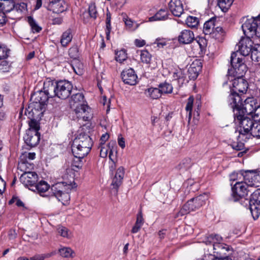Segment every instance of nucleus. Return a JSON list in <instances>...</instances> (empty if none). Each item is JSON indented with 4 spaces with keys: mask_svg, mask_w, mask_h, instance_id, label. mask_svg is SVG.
I'll use <instances>...</instances> for the list:
<instances>
[{
    "mask_svg": "<svg viewBox=\"0 0 260 260\" xmlns=\"http://www.w3.org/2000/svg\"><path fill=\"white\" fill-rule=\"evenodd\" d=\"M92 145L91 138L85 133H81L73 141L72 152L75 157L83 158L89 153Z\"/></svg>",
    "mask_w": 260,
    "mask_h": 260,
    "instance_id": "nucleus-1",
    "label": "nucleus"
},
{
    "mask_svg": "<svg viewBox=\"0 0 260 260\" xmlns=\"http://www.w3.org/2000/svg\"><path fill=\"white\" fill-rule=\"evenodd\" d=\"M243 112L238 109L233 110L235 121L239 124V139L247 141L250 139L249 134L255 121L248 116H243Z\"/></svg>",
    "mask_w": 260,
    "mask_h": 260,
    "instance_id": "nucleus-2",
    "label": "nucleus"
},
{
    "mask_svg": "<svg viewBox=\"0 0 260 260\" xmlns=\"http://www.w3.org/2000/svg\"><path fill=\"white\" fill-rule=\"evenodd\" d=\"M232 80L233 91L228 98V102L229 105L237 106L242 100V97L237 93L246 92L248 88V83L243 77H237Z\"/></svg>",
    "mask_w": 260,
    "mask_h": 260,
    "instance_id": "nucleus-3",
    "label": "nucleus"
},
{
    "mask_svg": "<svg viewBox=\"0 0 260 260\" xmlns=\"http://www.w3.org/2000/svg\"><path fill=\"white\" fill-rule=\"evenodd\" d=\"M222 238L217 234H211L206 237L204 242L206 245H211L213 252L217 255H225L226 252L230 250V246L224 243H221Z\"/></svg>",
    "mask_w": 260,
    "mask_h": 260,
    "instance_id": "nucleus-4",
    "label": "nucleus"
},
{
    "mask_svg": "<svg viewBox=\"0 0 260 260\" xmlns=\"http://www.w3.org/2000/svg\"><path fill=\"white\" fill-rule=\"evenodd\" d=\"M207 199L206 194L200 195L196 198H192L185 204L180 210L175 215V218L183 216L198 209L205 204Z\"/></svg>",
    "mask_w": 260,
    "mask_h": 260,
    "instance_id": "nucleus-5",
    "label": "nucleus"
},
{
    "mask_svg": "<svg viewBox=\"0 0 260 260\" xmlns=\"http://www.w3.org/2000/svg\"><path fill=\"white\" fill-rule=\"evenodd\" d=\"M231 64L232 68L228 70L229 76L243 77L247 71L246 65L244 63L242 58L237 56V53L233 52L231 56Z\"/></svg>",
    "mask_w": 260,
    "mask_h": 260,
    "instance_id": "nucleus-6",
    "label": "nucleus"
},
{
    "mask_svg": "<svg viewBox=\"0 0 260 260\" xmlns=\"http://www.w3.org/2000/svg\"><path fill=\"white\" fill-rule=\"evenodd\" d=\"M245 18H243V24L242 25V28L244 34L248 37H253L254 36L255 29L260 22V17L258 15L256 17H251L246 18L244 21Z\"/></svg>",
    "mask_w": 260,
    "mask_h": 260,
    "instance_id": "nucleus-7",
    "label": "nucleus"
},
{
    "mask_svg": "<svg viewBox=\"0 0 260 260\" xmlns=\"http://www.w3.org/2000/svg\"><path fill=\"white\" fill-rule=\"evenodd\" d=\"M256 103L253 98H248L245 100L244 104L242 103V100L239 105L237 106H233L230 105L233 109V111L235 109H238L243 112V116H247L253 114V111L256 107H257Z\"/></svg>",
    "mask_w": 260,
    "mask_h": 260,
    "instance_id": "nucleus-8",
    "label": "nucleus"
},
{
    "mask_svg": "<svg viewBox=\"0 0 260 260\" xmlns=\"http://www.w3.org/2000/svg\"><path fill=\"white\" fill-rule=\"evenodd\" d=\"M64 187L63 182H58L51 187L53 196L63 205L67 203L70 198L69 194L64 191Z\"/></svg>",
    "mask_w": 260,
    "mask_h": 260,
    "instance_id": "nucleus-9",
    "label": "nucleus"
},
{
    "mask_svg": "<svg viewBox=\"0 0 260 260\" xmlns=\"http://www.w3.org/2000/svg\"><path fill=\"white\" fill-rule=\"evenodd\" d=\"M249 209L254 220L260 215V190L257 189L251 195L249 201Z\"/></svg>",
    "mask_w": 260,
    "mask_h": 260,
    "instance_id": "nucleus-10",
    "label": "nucleus"
},
{
    "mask_svg": "<svg viewBox=\"0 0 260 260\" xmlns=\"http://www.w3.org/2000/svg\"><path fill=\"white\" fill-rule=\"evenodd\" d=\"M73 85L66 80H61L57 82V97L61 99H66L71 94Z\"/></svg>",
    "mask_w": 260,
    "mask_h": 260,
    "instance_id": "nucleus-11",
    "label": "nucleus"
},
{
    "mask_svg": "<svg viewBox=\"0 0 260 260\" xmlns=\"http://www.w3.org/2000/svg\"><path fill=\"white\" fill-rule=\"evenodd\" d=\"M38 179V175L35 172L23 173L20 177V182L29 190L35 188Z\"/></svg>",
    "mask_w": 260,
    "mask_h": 260,
    "instance_id": "nucleus-12",
    "label": "nucleus"
},
{
    "mask_svg": "<svg viewBox=\"0 0 260 260\" xmlns=\"http://www.w3.org/2000/svg\"><path fill=\"white\" fill-rule=\"evenodd\" d=\"M249 187L242 181L237 182L232 188V197L235 201L245 197L249 191L247 188Z\"/></svg>",
    "mask_w": 260,
    "mask_h": 260,
    "instance_id": "nucleus-13",
    "label": "nucleus"
},
{
    "mask_svg": "<svg viewBox=\"0 0 260 260\" xmlns=\"http://www.w3.org/2000/svg\"><path fill=\"white\" fill-rule=\"evenodd\" d=\"M243 176V181L247 186L257 187L260 186V175L253 171H246Z\"/></svg>",
    "mask_w": 260,
    "mask_h": 260,
    "instance_id": "nucleus-14",
    "label": "nucleus"
},
{
    "mask_svg": "<svg viewBox=\"0 0 260 260\" xmlns=\"http://www.w3.org/2000/svg\"><path fill=\"white\" fill-rule=\"evenodd\" d=\"M253 48V42L249 37L242 39L239 43V52L244 56L248 55Z\"/></svg>",
    "mask_w": 260,
    "mask_h": 260,
    "instance_id": "nucleus-15",
    "label": "nucleus"
},
{
    "mask_svg": "<svg viewBox=\"0 0 260 260\" xmlns=\"http://www.w3.org/2000/svg\"><path fill=\"white\" fill-rule=\"evenodd\" d=\"M47 9L53 13H60L67 10V5L63 0H51Z\"/></svg>",
    "mask_w": 260,
    "mask_h": 260,
    "instance_id": "nucleus-16",
    "label": "nucleus"
},
{
    "mask_svg": "<svg viewBox=\"0 0 260 260\" xmlns=\"http://www.w3.org/2000/svg\"><path fill=\"white\" fill-rule=\"evenodd\" d=\"M73 109L79 119H82L84 121H88L91 117V109L85 104Z\"/></svg>",
    "mask_w": 260,
    "mask_h": 260,
    "instance_id": "nucleus-17",
    "label": "nucleus"
},
{
    "mask_svg": "<svg viewBox=\"0 0 260 260\" xmlns=\"http://www.w3.org/2000/svg\"><path fill=\"white\" fill-rule=\"evenodd\" d=\"M121 78L123 82L128 85H134L137 82V76L132 68L123 71Z\"/></svg>",
    "mask_w": 260,
    "mask_h": 260,
    "instance_id": "nucleus-18",
    "label": "nucleus"
},
{
    "mask_svg": "<svg viewBox=\"0 0 260 260\" xmlns=\"http://www.w3.org/2000/svg\"><path fill=\"white\" fill-rule=\"evenodd\" d=\"M169 8L173 15L177 17H180L184 11L183 4L180 0H171Z\"/></svg>",
    "mask_w": 260,
    "mask_h": 260,
    "instance_id": "nucleus-19",
    "label": "nucleus"
},
{
    "mask_svg": "<svg viewBox=\"0 0 260 260\" xmlns=\"http://www.w3.org/2000/svg\"><path fill=\"white\" fill-rule=\"evenodd\" d=\"M40 139V135L39 133L31 132V131H27L24 136L25 143L31 147L36 146L39 143Z\"/></svg>",
    "mask_w": 260,
    "mask_h": 260,
    "instance_id": "nucleus-20",
    "label": "nucleus"
},
{
    "mask_svg": "<svg viewBox=\"0 0 260 260\" xmlns=\"http://www.w3.org/2000/svg\"><path fill=\"white\" fill-rule=\"evenodd\" d=\"M194 39L193 32L189 29L182 30L178 36L179 42L183 44H188L191 43Z\"/></svg>",
    "mask_w": 260,
    "mask_h": 260,
    "instance_id": "nucleus-21",
    "label": "nucleus"
},
{
    "mask_svg": "<svg viewBox=\"0 0 260 260\" xmlns=\"http://www.w3.org/2000/svg\"><path fill=\"white\" fill-rule=\"evenodd\" d=\"M124 175V169L122 167H119L116 172L115 176L112 179L111 185L113 188L117 191L118 188L121 185Z\"/></svg>",
    "mask_w": 260,
    "mask_h": 260,
    "instance_id": "nucleus-22",
    "label": "nucleus"
},
{
    "mask_svg": "<svg viewBox=\"0 0 260 260\" xmlns=\"http://www.w3.org/2000/svg\"><path fill=\"white\" fill-rule=\"evenodd\" d=\"M43 89L50 98L57 96V82L55 83L52 81L45 82Z\"/></svg>",
    "mask_w": 260,
    "mask_h": 260,
    "instance_id": "nucleus-23",
    "label": "nucleus"
},
{
    "mask_svg": "<svg viewBox=\"0 0 260 260\" xmlns=\"http://www.w3.org/2000/svg\"><path fill=\"white\" fill-rule=\"evenodd\" d=\"M84 104H85V102L83 93H77L74 94L72 96V99L70 101V106L72 109L77 108Z\"/></svg>",
    "mask_w": 260,
    "mask_h": 260,
    "instance_id": "nucleus-24",
    "label": "nucleus"
},
{
    "mask_svg": "<svg viewBox=\"0 0 260 260\" xmlns=\"http://www.w3.org/2000/svg\"><path fill=\"white\" fill-rule=\"evenodd\" d=\"M216 18L212 17L204 23L203 32L206 35H210L213 32L217 23L216 22Z\"/></svg>",
    "mask_w": 260,
    "mask_h": 260,
    "instance_id": "nucleus-25",
    "label": "nucleus"
},
{
    "mask_svg": "<svg viewBox=\"0 0 260 260\" xmlns=\"http://www.w3.org/2000/svg\"><path fill=\"white\" fill-rule=\"evenodd\" d=\"M14 8V2L12 0H0V12L5 15L6 13L12 12Z\"/></svg>",
    "mask_w": 260,
    "mask_h": 260,
    "instance_id": "nucleus-26",
    "label": "nucleus"
},
{
    "mask_svg": "<svg viewBox=\"0 0 260 260\" xmlns=\"http://www.w3.org/2000/svg\"><path fill=\"white\" fill-rule=\"evenodd\" d=\"M111 143H109L108 145H100V156L103 158H105L107 156L108 152L109 151V157L110 159H112L111 155L113 153V149L114 147V144L112 143L111 146Z\"/></svg>",
    "mask_w": 260,
    "mask_h": 260,
    "instance_id": "nucleus-27",
    "label": "nucleus"
},
{
    "mask_svg": "<svg viewBox=\"0 0 260 260\" xmlns=\"http://www.w3.org/2000/svg\"><path fill=\"white\" fill-rule=\"evenodd\" d=\"M34 167V164L29 162L26 159L23 160L20 159L18 165V169L21 171L23 172V173L30 172V170L32 169Z\"/></svg>",
    "mask_w": 260,
    "mask_h": 260,
    "instance_id": "nucleus-28",
    "label": "nucleus"
},
{
    "mask_svg": "<svg viewBox=\"0 0 260 260\" xmlns=\"http://www.w3.org/2000/svg\"><path fill=\"white\" fill-rule=\"evenodd\" d=\"M168 17V11L166 9H160L155 15L149 18V21L166 20Z\"/></svg>",
    "mask_w": 260,
    "mask_h": 260,
    "instance_id": "nucleus-29",
    "label": "nucleus"
},
{
    "mask_svg": "<svg viewBox=\"0 0 260 260\" xmlns=\"http://www.w3.org/2000/svg\"><path fill=\"white\" fill-rule=\"evenodd\" d=\"M49 188V184L44 181H41L39 183L35 184V188L31 190L33 191H37L40 194L44 193L47 191Z\"/></svg>",
    "mask_w": 260,
    "mask_h": 260,
    "instance_id": "nucleus-30",
    "label": "nucleus"
},
{
    "mask_svg": "<svg viewBox=\"0 0 260 260\" xmlns=\"http://www.w3.org/2000/svg\"><path fill=\"white\" fill-rule=\"evenodd\" d=\"M35 98V101L36 103H39L41 105H44L48 101V99L50 98L47 94L45 92V91H40L38 93H35L34 95Z\"/></svg>",
    "mask_w": 260,
    "mask_h": 260,
    "instance_id": "nucleus-31",
    "label": "nucleus"
},
{
    "mask_svg": "<svg viewBox=\"0 0 260 260\" xmlns=\"http://www.w3.org/2000/svg\"><path fill=\"white\" fill-rule=\"evenodd\" d=\"M145 93L147 94V96L152 99H157L162 94L159 87L158 88H149L146 90Z\"/></svg>",
    "mask_w": 260,
    "mask_h": 260,
    "instance_id": "nucleus-32",
    "label": "nucleus"
},
{
    "mask_svg": "<svg viewBox=\"0 0 260 260\" xmlns=\"http://www.w3.org/2000/svg\"><path fill=\"white\" fill-rule=\"evenodd\" d=\"M72 36L71 31L67 30L61 36L60 43L62 47H66L72 41Z\"/></svg>",
    "mask_w": 260,
    "mask_h": 260,
    "instance_id": "nucleus-33",
    "label": "nucleus"
},
{
    "mask_svg": "<svg viewBox=\"0 0 260 260\" xmlns=\"http://www.w3.org/2000/svg\"><path fill=\"white\" fill-rule=\"evenodd\" d=\"M250 53L252 60L257 62L260 61V46L255 45L253 46Z\"/></svg>",
    "mask_w": 260,
    "mask_h": 260,
    "instance_id": "nucleus-34",
    "label": "nucleus"
},
{
    "mask_svg": "<svg viewBox=\"0 0 260 260\" xmlns=\"http://www.w3.org/2000/svg\"><path fill=\"white\" fill-rule=\"evenodd\" d=\"M234 0H218V5L221 10L226 12L232 5Z\"/></svg>",
    "mask_w": 260,
    "mask_h": 260,
    "instance_id": "nucleus-35",
    "label": "nucleus"
},
{
    "mask_svg": "<svg viewBox=\"0 0 260 260\" xmlns=\"http://www.w3.org/2000/svg\"><path fill=\"white\" fill-rule=\"evenodd\" d=\"M73 69L77 75H82L83 72V65L78 60H74L72 64Z\"/></svg>",
    "mask_w": 260,
    "mask_h": 260,
    "instance_id": "nucleus-36",
    "label": "nucleus"
},
{
    "mask_svg": "<svg viewBox=\"0 0 260 260\" xmlns=\"http://www.w3.org/2000/svg\"><path fill=\"white\" fill-rule=\"evenodd\" d=\"M223 35L224 31L222 28L217 25L210 36H211V37L215 38V39L220 40L222 38Z\"/></svg>",
    "mask_w": 260,
    "mask_h": 260,
    "instance_id": "nucleus-37",
    "label": "nucleus"
},
{
    "mask_svg": "<svg viewBox=\"0 0 260 260\" xmlns=\"http://www.w3.org/2000/svg\"><path fill=\"white\" fill-rule=\"evenodd\" d=\"M194 98L192 96H190L187 100V102L185 107L186 111L188 113L187 116L188 118V122H190L192 116V109L193 103Z\"/></svg>",
    "mask_w": 260,
    "mask_h": 260,
    "instance_id": "nucleus-38",
    "label": "nucleus"
},
{
    "mask_svg": "<svg viewBox=\"0 0 260 260\" xmlns=\"http://www.w3.org/2000/svg\"><path fill=\"white\" fill-rule=\"evenodd\" d=\"M249 134L250 138H251L252 136L256 138H260V123H259L258 122L255 121Z\"/></svg>",
    "mask_w": 260,
    "mask_h": 260,
    "instance_id": "nucleus-39",
    "label": "nucleus"
},
{
    "mask_svg": "<svg viewBox=\"0 0 260 260\" xmlns=\"http://www.w3.org/2000/svg\"><path fill=\"white\" fill-rule=\"evenodd\" d=\"M27 20L34 33L39 32L42 30V27L38 25L32 17H28Z\"/></svg>",
    "mask_w": 260,
    "mask_h": 260,
    "instance_id": "nucleus-40",
    "label": "nucleus"
},
{
    "mask_svg": "<svg viewBox=\"0 0 260 260\" xmlns=\"http://www.w3.org/2000/svg\"><path fill=\"white\" fill-rule=\"evenodd\" d=\"M60 255L63 257L69 258L74 256L73 251L69 247H62L59 249Z\"/></svg>",
    "mask_w": 260,
    "mask_h": 260,
    "instance_id": "nucleus-41",
    "label": "nucleus"
},
{
    "mask_svg": "<svg viewBox=\"0 0 260 260\" xmlns=\"http://www.w3.org/2000/svg\"><path fill=\"white\" fill-rule=\"evenodd\" d=\"M186 23L189 27L195 28L198 26L199 20L196 17L189 16L186 18Z\"/></svg>",
    "mask_w": 260,
    "mask_h": 260,
    "instance_id": "nucleus-42",
    "label": "nucleus"
},
{
    "mask_svg": "<svg viewBox=\"0 0 260 260\" xmlns=\"http://www.w3.org/2000/svg\"><path fill=\"white\" fill-rule=\"evenodd\" d=\"M172 77L173 79L175 80H184L185 78V75L183 73V71L180 69H175L173 72Z\"/></svg>",
    "mask_w": 260,
    "mask_h": 260,
    "instance_id": "nucleus-43",
    "label": "nucleus"
},
{
    "mask_svg": "<svg viewBox=\"0 0 260 260\" xmlns=\"http://www.w3.org/2000/svg\"><path fill=\"white\" fill-rule=\"evenodd\" d=\"M158 87H159L161 94L170 93L173 90L172 85L167 82L160 84Z\"/></svg>",
    "mask_w": 260,
    "mask_h": 260,
    "instance_id": "nucleus-44",
    "label": "nucleus"
},
{
    "mask_svg": "<svg viewBox=\"0 0 260 260\" xmlns=\"http://www.w3.org/2000/svg\"><path fill=\"white\" fill-rule=\"evenodd\" d=\"M140 58L142 62L148 64L150 62L151 59V55L147 50H142L141 51Z\"/></svg>",
    "mask_w": 260,
    "mask_h": 260,
    "instance_id": "nucleus-45",
    "label": "nucleus"
},
{
    "mask_svg": "<svg viewBox=\"0 0 260 260\" xmlns=\"http://www.w3.org/2000/svg\"><path fill=\"white\" fill-rule=\"evenodd\" d=\"M26 4L24 3L14 4V8L13 9L12 12H16L18 14H21L26 11Z\"/></svg>",
    "mask_w": 260,
    "mask_h": 260,
    "instance_id": "nucleus-46",
    "label": "nucleus"
},
{
    "mask_svg": "<svg viewBox=\"0 0 260 260\" xmlns=\"http://www.w3.org/2000/svg\"><path fill=\"white\" fill-rule=\"evenodd\" d=\"M124 22L127 28L130 30H135L137 29L139 26V24L135 21H133L129 18L125 19Z\"/></svg>",
    "mask_w": 260,
    "mask_h": 260,
    "instance_id": "nucleus-47",
    "label": "nucleus"
},
{
    "mask_svg": "<svg viewBox=\"0 0 260 260\" xmlns=\"http://www.w3.org/2000/svg\"><path fill=\"white\" fill-rule=\"evenodd\" d=\"M115 59L116 61L122 62L127 58V54L125 50H121L117 51L115 54Z\"/></svg>",
    "mask_w": 260,
    "mask_h": 260,
    "instance_id": "nucleus-48",
    "label": "nucleus"
},
{
    "mask_svg": "<svg viewBox=\"0 0 260 260\" xmlns=\"http://www.w3.org/2000/svg\"><path fill=\"white\" fill-rule=\"evenodd\" d=\"M57 231L58 234L63 237L69 238L71 236V232L66 227L59 226Z\"/></svg>",
    "mask_w": 260,
    "mask_h": 260,
    "instance_id": "nucleus-49",
    "label": "nucleus"
},
{
    "mask_svg": "<svg viewBox=\"0 0 260 260\" xmlns=\"http://www.w3.org/2000/svg\"><path fill=\"white\" fill-rule=\"evenodd\" d=\"M237 142H234L232 144V148L236 150H242L244 147V142L246 141L240 140L239 139V135L238 137Z\"/></svg>",
    "mask_w": 260,
    "mask_h": 260,
    "instance_id": "nucleus-50",
    "label": "nucleus"
},
{
    "mask_svg": "<svg viewBox=\"0 0 260 260\" xmlns=\"http://www.w3.org/2000/svg\"><path fill=\"white\" fill-rule=\"evenodd\" d=\"M29 129L27 131H31V132H36L39 133L38 131L40 129L39 123L35 120H31L29 123Z\"/></svg>",
    "mask_w": 260,
    "mask_h": 260,
    "instance_id": "nucleus-51",
    "label": "nucleus"
},
{
    "mask_svg": "<svg viewBox=\"0 0 260 260\" xmlns=\"http://www.w3.org/2000/svg\"><path fill=\"white\" fill-rule=\"evenodd\" d=\"M88 13L90 17L94 19L97 17L98 12L95 4L91 3L88 7Z\"/></svg>",
    "mask_w": 260,
    "mask_h": 260,
    "instance_id": "nucleus-52",
    "label": "nucleus"
},
{
    "mask_svg": "<svg viewBox=\"0 0 260 260\" xmlns=\"http://www.w3.org/2000/svg\"><path fill=\"white\" fill-rule=\"evenodd\" d=\"M252 120L255 122H258L260 121V106H257V107L255 108L253 111V114H250Z\"/></svg>",
    "mask_w": 260,
    "mask_h": 260,
    "instance_id": "nucleus-53",
    "label": "nucleus"
},
{
    "mask_svg": "<svg viewBox=\"0 0 260 260\" xmlns=\"http://www.w3.org/2000/svg\"><path fill=\"white\" fill-rule=\"evenodd\" d=\"M10 50L6 47L0 45V60L6 58L8 56Z\"/></svg>",
    "mask_w": 260,
    "mask_h": 260,
    "instance_id": "nucleus-54",
    "label": "nucleus"
},
{
    "mask_svg": "<svg viewBox=\"0 0 260 260\" xmlns=\"http://www.w3.org/2000/svg\"><path fill=\"white\" fill-rule=\"evenodd\" d=\"M168 40L164 38H158L156 39L154 44L156 45L158 48H163L167 44Z\"/></svg>",
    "mask_w": 260,
    "mask_h": 260,
    "instance_id": "nucleus-55",
    "label": "nucleus"
},
{
    "mask_svg": "<svg viewBox=\"0 0 260 260\" xmlns=\"http://www.w3.org/2000/svg\"><path fill=\"white\" fill-rule=\"evenodd\" d=\"M69 55L70 56L76 60V58L78 57V49L77 46H73L70 48L69 50Z\"/></svg>",
    "mask_w": 260,
    "mask_h": 260,
    "instance_id": "nucleus-56",
    "label": "nucleus"
},
{
    "mask_svg": "<svg viewBox=\"0 0 260 260\" xmlns=\"http://www.w3.org/2000/svg\"><path fill=\"white\" fill-rule=\"evenodd\" d=\"M190 167V159L189 158L183 159L178 165V169L186 170Z\"/></svg>",
    "mask_w": 260,
    "mask_h": 260,
    "instance_id": "nucleus-57",
    "label": "nucleus"
},
{
    "mask_svg": "<svg viewBox=\"0 0 260 260\" xmlns=\"http://www.w3.org/2000/svg\"><path fill=\"white\" fill-rule=\"evenodd\" d=\"M106 16H107V18H106V22L107 30H106V33L107 35V37H108V36H109L110 32V30L111 29V17L110 13V12L107 13Z\"/></svg>",
    "mask_w": 260,
    "mask_h": 260,
    "instance_id": "nucleus-58",
    "label": "nucleus"
},
{
    "mask_svg": "<svg viewBox=\"0 0 260 260\" xmlns=\"http://www.w3.org/2000/svg\"><path fill=\"white\" fill-rule=\"evenodd\" d=\"M36 156V154L34 152H25L22 154L20 156V159L23 160L26 159V160H31L35 159Z\"/></svg>",
    "mask_w": 260,
    "mask_h": 260,
    "instance_id": "nucleus-59",
    "label": "nucleus"
},
{
    "mask_svg": "<svg viewBox=\"0 0 260 260\" xmlns=\"http://www.w3.org/2000/svg\"><path fill=\"white\" fill-rule=\"evenodd\" d=\"M54 254L55 252H51L42 255H37L31 257L30 260H44L45 258L50 257Z\"/></svg>",
    "mask_w": 260,
    "mask_h": 260,
    "instance_id": "nucleus-60",
    "label": "nucleus"
},
{
    "mask_svg": "<svg viewBox=\"0 0 260 260\" xmlns=\"http://www.w3.org/2000/svg\"><path fill=\"white\" fill-rule=\"evenodd\" d=\"M135 223L141 226H142L144 223V219L143 218L142 213L141 212L137 215V220Z\"/></svg>",
    "mask_w": 260,
    "mask_h": 260,
    "instance_id": "nucleus-61",
    "label": "nucleus"
},
{
    "mask_svg": "<svg viewBox=\"0 0 260 260\" xmlns=\"http://www.w3.org/2000/svg\"><path fill=\"white\" fill-rule=\"evenodd\" d=\"M109 135L108 133H105L101 137L100 145H104L105 142L108 140Z\"/></svg>",
    "mask_w": 260,
    "mask_h": 260,
    "instance_id": "nucleus-62",
    "label": "nucleus"
},
{
    "mask_svg": "<svg viewBox=\"0 0 260 260\" xmlns=\"http://www.w3.org/2000/svg\"><path fill=\"white\" fill-rule=\"evenodd\" d=\"M146 44L145 41L142 39H136L135 40V44L138 47H142Z\"/></svg>",
    "mask_w": 260,
    "mask_h": 260,
    "instance_id": "nucleus-63",
    "label": "nucleus"
},
{
    "mask_svg": "<svg viewBox=\"0 0 260 260\" xmlns=\"http://www.w3.org/2000/svg\"><path fill=\"white\" fill-rule=\"evenodd\" d=\"M118 143L119 146L122 149H123L125 147V141L124 138L122 137H118Z\"/></svg>",
    "mask_w": 260,
    "mask_h": 260,
    "instance_id": "nucleus-64",
    "label": "nucleus"
}]
</instances>
